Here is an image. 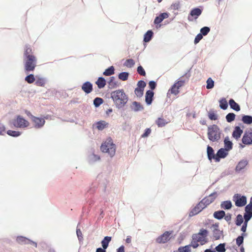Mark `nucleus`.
Instances as JSON below:
<instances>
[{"label":"nucleus","instance_id":"15","mask_svg":"<svg viewBox=\"0 0 252 252\" xmlns=\"http://www.w3.org/2000/svg\"><path fill=\"white\" fill-rule=\"evenodd\" d=\"M204 208H203L202 205L199 202L190 211L189 217L191 218L200 213Z\"/></svg>","mask_w":252,"mask_h":252},{"label":"nucleus","instance_id":"61","mask_svg":"<svg viewBox=\"0 0 252 252\" xmlns=\"http://www.w3.org/2000/svg\"><path fill=\"white\" fill-rule=\"evenodd\" d=\"M171 9L179 10L180 8V3L179 1L173 2L170 6Z\"/></svg>","mask_w":252,"mask_h":252},{"label":"nucleus","instance_id":"35","mask_svg":"<svg viewBox=\"0 0 252 252\" xmlns=\"http://www.w3.org/2000/svg\"><path fill=\"white\" fill-rule=\"evenodd\" d=\"M219 104L220 107V109L225 110L228 108V102H227V100L225 98L222 97L219 100Z\"/></svg>","mask_w":252,"mask_h":252},{"label":"nucleus","instance_id":"39","mask_svg":"<svg viewBox=\"0 0 252 252\" xmlns=\"http://www.w3.org/2000/svg\"><path fill=\"white\" fill-rule=\"evenodd\" d=\"M225 243H220L218 245H217L214 250L215 251V252H225Z\"/></svg>","mask_w":252,"mask_h":252},{"label":"nucleus","instance_id":"47","mask_svg":"<svg viewBox=\"0 0 252 252\" xmlns=\"http://www.w3.org/2000/svg\"><path fill=\"white\" fill-rule=\"evenodd\" d=\"M174 252H191V249L189 248L188 245L184 246H180L178 248L177 251H174Z\"/></svg>","mask_w":252,"mask_h":252},{"label":"nucleus","instance_id":"38","mask_svg":"<svg viewBox=\"0 0 252 252\" xmlns=\"http://www.w3.org/2000/svg\"><path fill=\"white\" fill-rule=\"evenodd\" d=\"M191 238V241L188 246H189L190 248H191V247H192L193 249L197 248L199 246V244H198V239L196 238V235L195 236H192Z\"/></svg>","mask_w":252,"mask_h":252},{"label":"nucleus","instance_id":"18","mask_svg":"<svg viewBox=\"0 0 252 252\" xmlns=\"http://www.w3.org/2000/svg\"><path fill=\"white\" fill-rule=\"evenodd\" d=\"M207 156L209 160L212 161L213 159L216 162V154L215 153L214 149L210 145L207 146Z\"/></svg>","mask_w":252,"mask_h":252},{"label":"nucleus","instance_id":"42","mask_svg":"<svg viewBox=\"0 0 252 252\" xmlns=\"http://www.w3.org/2000/svg\"><path fill=\"white\" fill-rule=\"evenodd\" d=\"M103 102V99L99 97H96L93 100V104L95 108L99 107Z\"/></svg>","mask_w":252,"mask_h":252},{"label":"nucleus","instance_id":"53","mask_svg":"<svg viewBox=\"0 0 252 252\" xmlns=\"http://www.w3.org/2000/svg\"><path fill=\"white\" fill-rule=\"evenodd\" d=\"M135 64V61L132 59H127L124 63V66L128 68H131Z\"/></svg>","mask_w":252,"mask_h":252},{"label":"nucleus","instance_id":"58","mask_svg":"<svg viewBox=\"0 0 252 252\" xmlns=\"http://www.w3.org/2000/svg\"><path fill=\"white\" fill-rule=\"evenodd\" d=\"M186 80L184 79L177 80L174 83L177 87V89L183 86L185 83Z\"/></svg>","mask_w":252,"mask_h":252},{"label":"nucleus","instance_id":"50","mask_svg":"<svg viewBox=\"0 0 252 252\" xmlns=\"http://www.w3.org/2000/svg\"><path fill=\"white\" fill-rule=\"evenodd\" d=\"M156 124L158 127H161L165 126L167 124L166 120L162 118H158L156 121Z\"/></svg>","mask_w":252,"mask_h":252},{"label":"nucleus","instance_id":"5","mask_svg":"<svg viewBox=\"0 0 252 252\" xmlns=\"http://www.w3.org/2000/svg\"><path fill=\"white\" fill-rule=\"evenodd\" d=\"M9 124L17 128H26L30 126V123L22 116L16 115L14 119L9 121Z\"/></svg>","mask_w":252,"mask_h":252},{"label":"nucleus","instance_id":"43","mask_svg":"<svg viewBox=\"0 0 252 252\" xmlns=\"http://www.w3.org/2000/svg\"><path fill=\"white\" fill-rule=\"evenodd\" d=\"M36 79V76H35L33 74H29L27 75L25 78V81L29 84L33 83Z\"/></svg>","mask_w":252,"mask_h":252},{"label":"nucleus","instance_id":"46","mask_svg":"<svg viewBox=\"0 0 252 252\" xmlns=\"http://www.w3.org/2000/svg\"><path fill=\"white\" fill-rule=\"evenodd\" d=\"M244 221V217H243L242 215L241 214H238L236 216L235 223L237 226H241L243 222Z\"/></svg>","mask_w":252,"mask_h":252},{"label":"nucleus","instance_id":"13","mask_svg":"<svg viewBox=\"0 0 252 252\" xmlns=\"http://www.w3.org/2000/svg\"><path fill=\"white\" fill-rule=\"evenodd\" d=\"M229 154V151L224 148H221L219 149L216 153V162L220 161L222 158H225Z\"/></svg>","mask_w":252,"mask_h":252},{"label":"nucleus","instance_id":"49","mask_svg":"<svg viewBox=\"0 0 252 252\" xmlns=\"http://www.w3.org/2000/svg\"><path fill=\"white\" fill-rule=\"evenodd\" d=\"M215 82L211 77H209L206 81V89L210 90L214 87Z\"/></svg>","mask_w":252,"mask_h":252},{"label":"nucleus","instance_id":"8","mask_svg":"<svg viewBox=\"0 0 252 252\" xmlns=\"http://www.w3.org/2000/svg\"><path fill=\"white\" fill-rule=\"evenodd\" d=\"M173 233V230L166 231L157 238L156 241L158 244H164L168 242L170 239V236Z\"/></svg>","mask_w":252,"mask_h":252},{"label":"nucleus","instance_id":"6","mask_svg":"<svg viewBox=\"0 0 252 252\" xmlns=\"http://www.w3.org/2000/svg\"><path fill=\"white\" fill-rule=\"evenodd\" d=\"M232 200L237 207L245 206L247 203V198L245 195L240 193H235L232 197Z\"/></svg>","mask_w":252,"mask_h":252},{"label":"nucleus","instance_id":"16","mask_svg":"<svg viewBox=\"0 0 252 252\" xmlns=\"http://www.w3.org/2000/svg\"><path fill=\"white\" fill-rule=\"evenodd\" d=\"M81 89L86 94H89L93 90V84L90 81H86L82 84Z\"/></svg>","mask_w":252,"mask_h":252},{"label":"nucleus","instance_id":"41","mask_svg":"<svg viewBox=\"0 0 252 252\" xmlns=\"http://www.w3.org/2000/svg\"><path fill=\"white\" fill-rule=\"evenodd\" d=\"M208 117L211 121H215L218 119V114L213 109L210 110V111L208 113Z\"/></svg>","mask_w":252,"mask_h":252},{"label":"nucleus","instance_id":"40","mask_svg":"<svg viewBox=\"0 0 252 252\" xmlns=\"http://www.w3.org/2000/svg\"><path fill=\"white\" fill-rule=\"evenodd\" d=\"M100 159V157L99 156L93 154L89 157L88 161L90 164H92Z\"/></svg>","mask_w":252,"mask_h":252},{"label":"nucleus","instance_id":"51","mask_svg":"<svg viewBox=\"0 0 252 252\" xmlns=\"http://www.w3.org/2000/svg\"><path fill=\"white\" fill-rule=\"evenodd\" d=\"M179 89H177V87L175 84H173L169 89V92H170V94L177 95L180 92Z\"/></svg>","mask_w":252,"mask_h":252},{"label":"nucleus","instance_id":"55","mask_svg":"<svg viewBox=\"0 0 252 252\" xmlns=\"http://www.w3.org/2000/svg\"><path fill=\"white\" fill-rule=\"evenodd\" d=\"M144 91L142 89L136 88L134 90V93L138 97H141L144 94Z\"/></svg>","mask_w":252,"mask_h":252},{"label":"nucleus","instance_id":"60","mask_svg":"<svg viewBox=\"0 0 252 252\" xmlns=\"http://www.w3.org/2000/svg\"><path fill=\"white\" fill-rule=\"evenodd\" d=\"M249 220H244V221L242 224V226L241 228V231L243 232H246L247 231V228L248 226V223L249 221Z\"/></svg>","mask_w":252,"mask_h":252},{"label":"nucleus","instance_id":"64","mask_svg":"<svg viewBox=\"0 0 252 252\" xmlns=\"http://www.w3.org/2000/svg\"><path fill=\"white\" fill-rule=\"evenodd\" d=\"M199 242H200V245L203 246L209 242V239L207 237L202 238L201 239H198Z\"/></svg>","mask_w":252,"mask_h":252},{"label":"nucleus","instance_id":"11","mask_svg":"<svg viewBox=\"0 0 252 252\" xmlns=\"http://www.w3.org/2000/svg\"><path fill=\"white\" fill-rule=\"evenodd\" d=\"M244 127V126L241 123H239L238 126H235L232 133V137L238 140L243 132V129Z\"/></svg>","mask_w":252,"mask_h":252},{"label":"nucleus","instance_id":"17","mask_svg":"<svg viewBox=\"0 0 252 252\" xmlns=\"http://www.w3.org/2000/svg\"><path fill=\"white\" fill-rule=\"evenodd\" d=\"M130 108L134 112L141 111L144 109V107L141 103L136 101L132 102L131 104L130 105Z\"/></svg>","mask_w":252,"mask_h":252},{"label":"nucleus","instance_id":"7","mask_svg":"<svg viewBox=\"0 0 252 252\" xmlns=\"http://www.w3.org/2000/svg\"><path fill=\"white\" fill-rule=\"evenodd\" d=\"M203 10V6H199L192 8L189 11V13L188 15V20L189 21H193L194 20H196L202 14Z\"/></svg>","mask_w":252,"mask_h":252},{"label":"nucleus","instance_id":"48","mask_svg":"<svg viewBox=\"0 0 252 252\" xmlns=\"http://www.w3.org/2000/svg\"><path fill=\"white\" fill-rule=\"evenodd\" d=\"M236 115L233 112L228 113L225 116V119L227 122L231 123L235 119Z\"/></svg>","mask_w":252,"mask_h":252},{"label":"nucleus","instance_id":"34","mask_svg":"<svg viewBox=\"0 0 252 252\" xmlns=\"http://www.w3.org/2000/svg\"><path fill=\"white\" fill-rule=\"evenodd\" d=\"M29 238L23 236H18L16 238V242L20 245L28 244Z\"/></svg>","mask_w":252,"mask_h":252},{"label":"nucleus","instance_id":"20","mask_svg":"<svg viewBox=\"0 0 252 252\" xmlns=\"http://www.w3.org/2000/svg\"><path fill=\"white\" fill-rule=\"evenodd\" d=\"M154 32L152 30H148L144 34L143 42L145 46L146 45V43L149 42L154 37Z\"/></svg>","mask_w":252,"mask_h":252},{"label":"nucleus","instance_id":"21","mask_svg":"<svg viewBox=\"0 0 252 252\" xmlns=\"http://www.w3.org/2000/svg\"><path fill=\"white\" fill-rule=\"evenodd\" d=\"M209 232L207 229L203 228H201L199 232L197 233H194L192 235L193 236L196 235V238L198 239L202 238L207 237L209 235Z\"/></svg>","mask_w":252,"mask_h":252},{"label":"nucleus","instance_id":"36","mask_svg":"<svg viewBox=\"0 0 252 252\" xmlns=\"http://www.w3.org/2000/svg\"><path fill=\"white\" fill-rule=\"evenodd\" d=\"M115 73V67L112 65L106 69L103 72L102 74L105 76H109L113 75Z\"/></svg>","mask_w":252,"mask_h":252},{"label":"nucleus","instance_id":"28","mask_svg":"<svg viewBox=\"0 0 252 252\" xmlns=\"http://www.w3.org/2000/svg\"><path fill=\"white\" fill-rule=\"evenodd\" d=\"M228 103L230 106V108L235 111L236 112H239L241 110V107L240 105L235 102V101L233 98H230L228 101Z\"/></svg>","mask_w":252,"mask_h":252},{"label":"nucleus","instance_id":"12","mask_svg":"<svg viewBox=\"0 0 252 252\" xmlns=\"http://www.w3.org/2000/svg\"><path fill=\"white\" fill-rule=\"evenodd\" d=\"M249 161L246 159L240 160L237 164L234 170L236 173L238 174L242 172L248 165Z\"/></svg>","mask_w":252,"mask_h":252},{"label":"nucleus","instance_id":"22","mask_svg":"<svg viewBox=\"0 0 252 252\" xmlns=\"http://www.w3.org/2000/svg\"><path fill=\"white\" fill-rule=\"evenodd\" d=\"M107 83L108 84V88L110 89L117 88L119 87L120 84L118 81L115 80V77L113 76L110 77Z\"/></svg>","mask_w":252,"mask_h":252},{"label":"nucleus","instance_id":"45","mask_svg":"<svg viewBox=\"0 0 252 252\" xmlns=\"http://www.w3.org/2000/svg\"><path fill=\"white\" fill-rule=\"evenodd\" d=\"M129 73L128 72H121L118 75V78L122 81H126L129 76Z\"/></svg>","mask_w":252,"mask_h":252},{"label":"nucleus","instance_id":"26","mask_svg":"<svg viewBox=\"0 0 252 252\" xmlns=\"http://www.w3.org/2000/svg\"><path fill=\"white\" fill-rule=\"evenodd\" d=\"M213 240H220L221 237H223V230H220V229H213Z\"/></svg>","mask_w":252,"mask_h":252},{"label":"nucleus","instance_id":"54","mask_svg":"<svg viewBox=\"0 0 252 252\" xmlns=\"http://www.w3.org/2000/svg\"><path fill=\"white\" fill-rule=\"evenodd\" d=\"M76 235H77V238L78 239L79 243H81V242H83V234H82L81 229L80 228H79L78 227V226L76 228Z\"/></svg>","mask_w":252,"mask_h":252},{"label":"nucleus","instance_id":"37","mask_svg":"<svg viewBox=\"0 0 252 252\" xmlns=\"http://www.w3.org/2000/svg\"><path fill=\"white\" fill-rule=\"evenodd\" d=\"M163 21V20L162 18H161L159 14L155 17L154 20V24L156 26V28L157 29H158L159 28H161V27L162 26L161 23Z\"/></svg>","mask_w":252,"mask_h":252},{"label":"nucleus","instance_id":"59","mask_svg":"<svg viewBox=\"0 0 252 252\" xmlns=\"http://www.w3.org/2000/svg\"><path fill=\"white\" fill-rule=\"evenodd\" d=\"M137 88L142 89L143 90H144V89H145V87L146 86V83L144 80H140L138 81V82L137 83Z\"/></svg>","mask_w":252,"mask_h":252},{"label":"nucleus","instance_id":"14","mask_svg":"<svg viewBox=\"0 0 252 252\" xmlns=\"http://www.w3.org/2000/svg\"><path fill=\"white\" fill-rule=\"evenodd\" d=\"M155 93L152 90H147L145 93V103L147 105H151L154 100Z\"/></svg>","mask_w":252,"mask_h":252},{"label":"nucleus","instance_id":"23","mask_svg":"<svg viewBox=\"0 0 252 252\" xmlns=\"http://www.w3.org/2000/svg\"><path fill=\"white\" fill-rule=\"evenodd\" d=\"M94 126H95V127L98 130H102L104 128L108 127V126H109V123L106 122L105 121L100 120V121L95 122L94 124Z\"/></svg>","mask_w":252,"mask_h":252},{"label":"nucleus","instance_id":"32","mask_svg":"<svg viewBox=\"0 0 252 252\" xmlns=\"http://www.w3.org/2000/svg\"><path fill=\"white\" fill-rule=\"evenodd\" d=\"M241 120L245 124L250 125L252 124V116L242 114Z\"/></svg>","mask_w":252,"mask_h":252},{"label":"nucleus","instance_id":"2","mask_svg":"<svg viewBox=\"0 0 252 252\" xmlns=\"http://www.w3.org/2000/svg\"><path fill=\"white\" fill-rule=\"evenodd\" d=\"M110 98L118 109L123 108L128 100V97L123 89H119L112 92Z\"/></svg>","mask_w":252,"mask_h":252},{"label":"nucleus","instance_id":"19","mask_svg":"<svg viewBox=\"0 0 252 252\" xmlns=\"http://www.w3.org/2000/svg\"><path fill=\"white\" fill-rule=\"evenodd\" d=\"M244 220H250L252 218V207L246 205L245 207V212L244 213Z\"/></svg>","mask_w":252,"mask_h":252},{"label":"nucleus","instance_id":"57","mask_svg":"<svg viewBox=\"0 0 252 252\" xmlns=\"http://www.w3.org/2000/svg\"><path fill=\"white\" fill-rule=\"evenodd\" d=\"M149 88H150L149 90H152V91H154V90H155L157 86V82L154 81V80H151L148 83Z\"/></svg>","mask_w":252,"mask_h":252},{"label":"nucleus","instance_id":"29","mask_svg":"<svg viewBox=\"0 0 252 252\" xmlns=\"http://www.w3.org/2000/svg\"><path fill=\"white\" fill-rule=\"evenodd\" d=\"M224 148L229 152L233 149V144L230 140L229 136H227L224 138Z\"/></svg>","mask_w":252,"mask_h":252},{"label":"nucleus","instance_id":"33","mask_svg":"<svg viewBox=\"0 0 252 252\" xmlns=\"http://www.w3.org/2000/svg\"><path fill=\"white\" fill-rule=\"evenodd\" d=\"M111 240L112 237L108 236H105L101 241V246L107 249Z\"/></svg>","mask_w":252,"mask_h":252},{"label":"nucleus","instance_id":"27","mask_svg":"<svg viewBox=\"0 0 252 252\" xmlns=\"http://www.w3.org/2000/svg\"><path fill=\"white\" fill-rule=\"evenodd\" d=\"M220 208L224 210H229L233 207L232 202L230 200L223 201L220 204Z\"/></svg>","mask_w":252,"mask_h":252},{"label":"nucleus","instance_id":"52","mask_svg":"<svg viewBox=\"0 0 252 252\" xmlns=\"http://www.w3.org/2000/svg\"><path fill=\"white\" fill-rule=\"evenodd\" d=\"M211 29L209 27L204 26L200 29V33L204 36L207 35L210 32Z\"/></svg>","mask_w":252,"mask_h":252},{"label":"nucleus","instance_id":"1","mask_svg":"<svg viewBox=\"0 0 252 252\" xmlns=\"http://www.w3.org/2000/svg\"><path fill=\"white\" fill-rule=\"evenodd\" d=\"M37 59L33 55L32 50L30 45L27 44L24 48L23 54V64L25 72L27 74L35 70Z\"/></svg>","mask_w":252,"mask_h":252},{"label":"nucleus","instance_id":"24","mask_svg":"<svg viewBox=\"0 0 252 252\" xmlns=\"http://www.w3.org/2000/svg\"><path fill=\"white\" fill-rule=\"evenodd\" d=\"M215 200V197L210 198V197H208V196H206L199 201V203L202 205L203 208L205 209L207 207V206L214 202Z\"/></svg>","mask_w":252,"mask_h":252},{"label":"nucleus","instance_id":"9","mask_svg":"<svg viewBox=\"0 0 252 252\" xmlns=\"http://www.w3.org/2000/svg\"><path fill=\"white\" fill-rule=\"evenodd\" d=\"M242 142L246 145H252V128L245 131L242 138Z\"/></svg>","mask_w":252,"mask_h":252},{"label":"nucleus","instance_id":"25","mask_svg":"<svg viewBox=\"0 0 252 252\" xmlns=\"http://www.w3.org/2000/svg\"><path fill=\"white\" fill-rule=\"evenodd\" d=\"M36 81L35 85L39 87H44L46 83L47 82L48 79L45 77H41L39 76L36 75Z\"/></svg>","mask_w":252,"mask_h":252},{"label":"nucleus","instance_id":"4","mask_svg":"<svg viewBox=\"0 0 252 252\" xmlns=\"http://www.w3.org/2000/svg\"><path fill=\"white\" fill-rule=\"evenodd\" d=\"M221 131L216 124L208 126L207 136L209 140L213 142H218L221 138Z\"/></svg>","mask_w":252,"mask_h":252},{"label":"nucleus","instance_id":"62","mask_svg":"<svg viewBox=\"0 0 252 252\" xmlns=\"http://www.w3.org/2000/svg\"><path fill=\"white\" fill-rule=\"evenodd\" d=\"M151 133V129L150 128H146L141 137L142 138L148 137Z\"/></svg>","mask_w":252,"mask_h":252},{"label":"nucleus","instance_id":"3","mask_svg":"<svg viewBox=\"0 0 252 252\" xmlns=\"http://www.w3.org/2000/svg\"><path fill=\"white\" fill-rule=\"evenodd\" d=\"M100 149L102 153L108 154L110 158H113L115 155L116 146L110 137L101 143Z\"/></svg>","mask_w":252,"mask_h":252},{"label":"nucleus","instance_id":"44","mask_svg":"<svg viewBox=\"0 0 252 252\" xmlns=\"http://www.w3.org/2000/svg\"><path fill=\"white\" fill-rule=\"evenodd\" d=\"M6 133L10 136L12 137H18L22 134V132L19 131H15L13 130H8Z\"/></svg>","mask_w":252,"mask_h":252},{"label":"nucleus","instance_id":"30","mask_svg":"<svg viewBox=\"0 0 252 252\" xmlns=\"http://www.w3.org/2000/svg\"><path fill=\"white\" fill-rule=\"evenodd\" d=\"M225 212L221 209L215 211L213 213V216L215 219L220 220L223 219L225 217Z\"/></svg>","mask_w":252,"mask_h":252},{"label":"nucleus","instance_id":"63","mask_svg":"<svg viewBox=\"0 0 252 252\" xmlns=\"http://www.w3.org/2000/svg\"><path fill=\"white\" fill-rule=\"evenodd\" d=\"M203 36L199 32L198 33L195 37L194 39V44H197L203 38Z\"/></svg>","mask_w":252,"mask_h":252},{"label":"nucleus","instance_id":"31","mask_svg":"<svg viewBox=\"0 0 252 252\" xmlns=\"http://www.w3.org/2000/svg\"><path fill=\"white\" fill-rule=\"evenodd\" d=\"M106 80L102 76L99 77L97 80L95 81V84L97 85L98 89H101L103 88L106 85Z\"/></svg>","mask_w":252,"mask_h":252},{"label":"nucleus","instance_id":"56","mask_svg":"<svg viewBox=\"0 0 252 252\" xmlns=\"http://www.w3.org/2000/svg\"><path fill=\"white\" fill-rule=\"evenodd\" d=\"M137 72L140 75L145 76L146 75L145 69L140 64L137 68Z\"/></svg>","mask_w":252,"mask_h":252},{"label":"nucleus","instance_id":"10","mask_svg":"<svg viewBox=\"0 0 252 252\" xmlns=\"http://www.w3.org/2000/svg\"><path fill=\"white\" fill-rule=\"evenodd\" d=\"M31 121L33 124V127L36 129L42 128L45 124L44 119L42 117L34 116Z\"/></svg>","mask_w":252,"mask_h":252}]
</instances>
